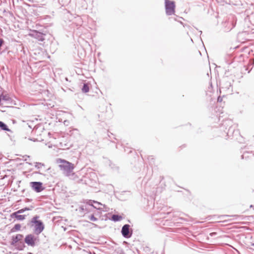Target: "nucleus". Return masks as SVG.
I'll list each match as a JSON object with an SVG mask.
<instances>
[{
  "instance_id": "nucleus-1",
  "label": "nucleus",
  "mask_w": 254,
  "mask_h": 254,
  "mask_svg": "<svg viewBox=\"0 0 254 254\" xmlns=\"http://www.w3.org/2000/svg\"><path fill=\"white\" fill-rule=\"evenodd\" d=\"M39 216L35 215L30 220V223L31 227H34V233L35 235L38 236L41 234L45 228V225L43 222L39 219Z\"/></svg>"
},
{
  "instance_id": "nucleus-2",
  "label": "nucleus",
  "mask_w": 254,
  "mask_h": 254,
  "mask_svg": "<svg viewBox=\"0 0 254 254\" xmlns=\"http://www.w3.org/2000/svg\"><path fill=\"white\" fill-rule=\"evenodd\" d=\"M23 238L22 234H18L15 236H13L11 238L10 245L13 246H17L19 250H22L25 247L23 242H20Z\"/></svg>"
},
{
  "instance_id": "nucleus-3",
  "label": "nucleus",
  "mask_w": 254,
  "mask_h": 254,
  "mask_svg": "<svg viewBox=\"0 0 254 254\" xmlns=\"http://www.w3.org/2000/svg\"><path fill=\"white\" fill-rule=\"evenodd\" d=\"M24 243L27 246L34 248L38 246L39 243L38 236H35L34 234H29L27 235L24 238Z\"/></svg>"
},
{
  "instance_id": "nucleus-4",
  "label": "nucleus",
  "mask_w": 254,
  "mask_h": 254,
  "mask_svg": "<svg viewBox=\"0 0 254 254\" xmlns=\"http://www.w3.org/2000/svg\"><path fill=\"white\" fill-rule=\"evenodd\" d=\"M61 164L59 165L61 170L63 171L67 175H69L74 169V165L72 163L64 160L60 159Z\"/></svg>"
},
{
  "instance_id": "nucleus-5",
  "label": "nucleus",
  "mask_w": 254,
  "mask_h": 254,
  "mask_svg": "<svg viewBox=\"0 0 254 254\" xmlns=\"http://www.w3.org/2000/svg\"><path fill=\"white\" fill-rule=\"evenodd\" d=\"M47 34V31L32 30L29 33V36L35 38L39 41L43 42L45 40V36Z\"/></svg>"
},
{
  "instance_id": "nucleus-6",
  "label": "nucleus",
  "mask_w": 254,
  "mask_h": 254,
  "mask_svg": "<svg viewBox=\"0 0 254 254\" xmlns=\"http://www.w3.org/2000/svg\"><path fill=\"white\" fill-rule=\"evenodd\" d=\"M165 7L167 15H171L174 13L175 11V2L174 1L165 0Z\"/></svg>"
},
{
  "instance_id": "nucleus-7",
  "label": "nucleus",
  "mask_w": 254,
  "mask_h": 254,
  "mask_svg": "<svg viewBox=\"0 0 254 254\" xmlns=\"http://www.w3.org/2000/svg\"><path fill=\"white\" fill-rule=\"evenodd\" d=\"M130 225L128 224H125L122 228L121 234L123 237L126 239L130 238L132 235V230L130 229Z\"/></svg>"
},
{
  "instance_id": "nucleus-8",
  "label": "nucleus",
  "mask_w": 254,
  "mask_h": 254,
  "mask_svg": "<svg viewBox=\"0 0 254 254\" xmlns=\"http://www.w3.org/2000/svg\"><path fill=\"white\" fill-rule=\"evenodd\" d=\"M30 186L36 192H40L45 189L41 182H31L30 183Z\"/></svg>"
},
{
  "instance_id": "nucleus-9",
  "label": "nucleus",
  "mask_w": 254,
  "mask_h": 254,
  "mask_svg": "<svg viewBox=\"0 0 254 254\" xmlns=\"http://www.w3.org/2000/svg\"><path fill=\"white\" fill-rule=\"evenodd\" d=\"M222 88L226 90H229L232 86L231 81L227 77H224L222 81Z\"/></svg>"
},
{
  "instance_id": "nucleus-10",
  "label": "nucleus",
  "mask_w": 254,
  "mask_h": 254,
  "mask_svg": "<svg viewBox=\"0 0 254 254\" xmlns=\"http://www.w3.org/2000/svg\"><path fill=\"white\" fill-rule=\"evenodd\" d=\"M20 213H18L17 211H15L10 214V217L11 218H15L18 221H23L26 218V215H20Z\"/></svg>"
},
{
  "instance_id": "nucleus-11",
  "label": "nucleus",
  "mask_w": 254,
  "mask_h": 254,
  "mask_svg": "<svg viewBox=\"0 0 254 254\" xmlns=\"http://www.w3.org/2000/svg\"><path fill=\"white\" fill-rule=\"evenodd\" d=\"M93 203H94V204H96L97 205V206H99V205H103L104 206V207H106V205L105 204H102L101 202H98L97 201H95V200H88V202L87 203V204L90 205V206H91L92 207H93L94 208H96L98 210H102V209L101 208H100V207H97L96 206H94L93 205Z\"/></svg>"
},
{
  "instance_id": "nucleus-12",
  "label": "nucleus",
  "mask_w": 254,
  "mask_h": 254,
  "mask_svg": "<svg viewBox=\"0 0 254 254\" xmlns=\"http://www.w3.org/2000/svg\"><path fill=\"white\" fill-rule=\"evenodd\" d=\"M123 218L121 215L114 214L112 215L111 217L110 218V220L116 222L120 221L123 219Z\"/></svg>"
},
{
  "instance_id": "nucleus-13",
  "label": "nucleus",
  "mask_w": 254,
  "mask_h": 254,
  "mask_svg": "<svg viewBox=\"0 0 254 254\" xmlns=\"http://www.w3.org/2000/svg\"><path fill=\"white\" fill-rule=\"evenodd\" d=\"M224 133L226 134V136H231L234 132V129L232 127H230L227 130V128H225V130H223Z\"/></svg>"
},
{
  "instance_id": "nucleus-14",
  "label": "nucleus",
  "mask_w": 254,
  "mask_h": 254,
  "mask_svg": "<svg viewBox=\"0 0 254 254\" xmlns=\"http://www.w3.org/2000/svg\"><path fill=\"white\" fill-rule=\"evenodd\" d=\"M0 128L4 131H11V130L8 128L7 125L2 121H0Z\"/></svg>"
},
{
  "instance_id": "nucleus-15",
  "label": "nucleus",
  "mask_w": 254,
  "mask_h": 254,
  "mask_svg": "<svg viewBox=\"0 0 254 254\" xmlns=\"http://www.w3.org/2000/svg\"><path fill=\"white\" fill-rule=\"evenodd\" d=\"M81 90L83 93H86L89 91V86L88 83L86 82L83 83V85L81 88Z\"/></svg>"
},
{
  "instance_id": "nucleus-16",
  "label": "nucleus",
  "mask_w": 254,
  "mask_h": 254,
  "mask_svg": "<svg viewBox=\"0 0 254 254\" xmlns=\"http://www.w3.org/2000/svg\"><path fill=\"white\" fill-rule=\"evenodd\" d=\"M141 249L147 254H151L152 252V249L147 246L143 245Z\"/></svg>"
},
{
  "instance_id": "nucleus-17",
  "label": "nucleus",
  "mask_w": 254,
  "mask_h": 254,
  "mask_svg": "<svg viewBox=\"0 0 254 254\" xmlns=\"http://www.w3.org/2000/svg\"><path fill=\"white\" fill-rule=\"evenodd\" d=\"M21 227V225L19 223H17L14 225V227L11 228L10 231L11 232H15L16 231H18L20 230V228Z\"/></svg>"
},
{
  "instance_id": "nucleus-18",
  "label": "nucleus",
  "mask_w": 254,
  "mask_h": 254,
  "mask_svg": "<svg viewBox=\"0 0 254 254\" xmlns=\"http://www.w3.org/2000/svg\"><path fill=\"white\" fill-rule=\"evenodd\" d=\"M33 208H34L33 206H31L30 207H25L22 208L20 209H19L17 211L18 213H23L24 212H25L26 211H29V210H32Z\"/></svg>"
},
{
  "instance_id": "nucleus-19",
  "label": "nucleus",
  "mask_w": 254,
  "mask_h": 254,
  "mask_svg": "<svg viewBox=\"0 0 254 254\" xmlns=\"http://www.w3.org/2000/svg\"><path fill=\"white\" fill-rule=\"evenodd\" d=\"M2 101L8 102L11 100V98L6 95H0Z\"/></svg>"
},
{
  "instance_id": "nucleus-20",
  "label": "nucleus",
  "mask_w": 254,
  "mask_h": 254,
  "mask_svg": "<svg viewBox=\"0 0 254 254\" xmlns=\"http://www.w3.org/2000/svg\"><path fill=\"white\" fill-rule=\"evenodd\" d=\"M35 167L37 169H40L42 167H45V164L41 162H35Z\"/></svg>"
},
{
  "instance_id": "nucleus-21",
  "label": "nucleus",
  "mask_w": 254,
  "mask_h": 254,
  "mask_svg": "<svg viewBox=\"0 0 254 254\" xmlns=\"http://www.w3.org/2000/svg\"><path fill=\"white\" fill-rule=\"evenodd\" d=\"M88 218L90 220L92 221H97L98 220V218L95 217L94 214H91V215L89 216Z\"/></svg>"
},
{
  "instance_id": "nucleus-22",
  "label": "nucleus",
  "mask_w": 254,
  "mask_h": 254,
  "mask_svg": "<svg viewBox=\"0 0 254 254\" xmlns=\"http://www.w3.org/2000/svg\"><path fill=\"white\" fill-rule=\"evenodd\" d=\"M79 211L81 212L87 211V209L86 208V206L85 205H81L79 207Z\"/></svg>"
},
{
  "instance_id": "nucleus-23",
  "label": "nucleus",
  "mask_w": 254,
  "mask_h": 254,
  "mask_svg": "<svg viewBox=\"0 0 254 254\" xmlns=\"http://www.w3.org/2000/svg\"><path fill=\"white\" fill-rule=\"evenodd\" d=\"M117 254H126L123 250H119L116 252Z\"/></svg>"
},
{
  "instance_id": "nucleus-24",
  "label": "nucleus",
  "mask_w": 254,
  "mask_h": 254,
  "mask_svg": "<svg viewBox=\"0 0 254 254\" xmlns=\"http://www.w3.org/2000/svg\"><path fill=\"white\" fill-rule=\"evenodd\" d=\"M227 121H224V122H223V123L222 124V126L220 127H221V129H220V130H222V129H223L224 127L226 125H227Z\"/></svg>"
},
{
  "instance_id": "nucleus-25",
  "label": "nucleus",
  "mask_w": 254,
  "mask_h": 254,
  "mask_svg": "<svg viewBox=\"0 0 254 254\" xmlns=\"http://www.w3.org/2000/svg\"><path fill=\"white\" fill-rule=\"evenodd\" d=\"M209 235L211 237H215L217 235V232H212L209 234Z\"/></svg>"
},
{
  "instance_id": "nucleus-26",
  "label": "nucleus",
  "mask_w": 254,
  "mask_h": 254,
  "mask_svg": "<svg viewBox=\"0 0 254 254\" xmlns=\"http://www.w3.org/2000/svg\"><path fill=\"white\" fill-rule=\"evenodd\" d=\"M217 101L218 102H221L222 101V97L221 96H218Z\"/></svg>"
},
{
  "instance_id": "nucleus-27",
  "label": "nucleus",
  "mask_w": 254,
  "mask_h": 254,
  "mask_svg": "<svg viewBox=\"0 0 254 254\" xmlns=\"http://www.w3.org/2000/svg\"><path fill=\"white\" fill-rule=\"evenodd\" d=\"M236 21L235 22V21H233L232 22V28L230 29V30H231L232 28H233L234 27H235V26H236Z\"/></svg>"
},
{
  "instance_id": "nucleus-28",
  "label": "nucleus",
  "mask_w": 254,
  "mask_h": 254,
  "mask_svg": "<svg viewBox=\"0 0 254 254\" xmlns=\"http://www.w3.org/2000/svg\"><path fill=\"white\" fill-rule=\"evenodd\" d=\"M23 157L24 158V160L25 161H26L27 160V158H29L30 156H28V155H25V156H23Z\"/></svg>"
},
{
  "instance_id": "nucleus-29",
  "label": "nucleus",
  "mask_w": 254,
  "mask_h": 254,
  "mask_svg": "<svg viewBox=\"0 0 254 254\" xmlns=\"http://www.w3.org/2000/svg\"><path fill=\"white\" fill-rule=\"evenodd\" d=\"M32 201V199H29V198H26V202H30Z\"/></svg>"
},
{
  "instance_id": "nucleus-30",
  "label": "nucleus",
  "mask_w": 254,
  "mask_h": 254,
  "mask_svg": "<svg viewBox=\"0 0 254 254\" xmlns=\"http://www.w3.org/2000/svg\"><path fill=\"white\" fill-rule=\"evenodd\" d=\"M179 219H181V220H185V221H187L186 219L183 218L182 217H180V218H179Z\"/></svg>"
},
{
  "instance_id": "nucleus-31",
  "label": "nucleus",
  "mask_w": 254,
  "mask_h": 254,
  "mask_svg": "<svg viewBox=\"0 0 254 254\" xmlns=\"http://www.w3.org/2000/svg\"><path fill=\"white\" fill-rule=\"evenodd\" d=\"M229 216V215H222L221 216L222 217H228Z\"/></svg>"
},
{
  "instance_id": "nucleus-32",
  "label": "nucleus",
  "mask_w": 254,
  "mask_h": 254,
  "mask_svg": "<svg viewBox=\"0 0 254 254\" xmlns=\"http://www.w3.org/2000/svg\"><path fill=\"white\" fill-rule=\"evenodd\" d=\"M26 163L28 164L29 165H32V163L29 162H26Z\"/></svg>"
},
{
  "instance_id": "nucleus-33",
  "label": "nucleus",
  "mask_w": 254,
  "mask_h": 254,
  "mask_svg": "<svg viewBox=\"0 0 254 254\" xmlns=\"http://www.w3.org/2000/svg\"><path fill=\"white\" fill-rule=\"evenodd\" d=\"M35 173H36V174H41V173H40L39 172H36Z\"/></svg>"
},
{
  "instance_id": "nucleus-34",
  "label": "nucleus",
  "mask_w": 254,
  "mask_h": 254,
  "mask_svg": "<svg viewBox=\"0 0 254 254\" xmlns=\"http://www.w3.org/2000/svg\"><path fill=\"white\" fill-rule=\"evenodd\" d=\"M108 136H109V137H111V135H110V134H108Z\"/></svg>"
},
{
  "instance_id": "nucleus-35",
  "label": "nucleus",
  "mask_w": 254,
  "mask_h": 254,
  "mask_svg": "<svg viewBox=\"0 0 254 254\" xmlns=\"http://www.w3.org/2000/svg\"><path fill=\"white\" fill-rule=\"evenodd\" d=\"M108 136H109V137H111V135H110V134H108Z\"/></svg>"
},
{
  "instance_id": "nucleus-36",
  "label": "nucleus",
  "mask_w": 254,
  "mask_h": 254,
  "mask_svg": "<svg viewBox=\"0 0 254 254\" xmlns=\"http://www.w3.org/2000/svg\"><path fill=\"white\" fill-rule=\"evenodd\" d=\"M251 245H252V246H254V243H252Z\"/></svg>"
},
{
  "instance_id": "nucleus-37",
  "label": "nucleus",
  "mask_w": 254,
  "mask_h": 254,
  "mask_svg": "<svg viewBox=\"0 0 254 254\" xmlns=\"http://www.w3.org/2000/svg\"><path fill=\"white\" fill-rule=\"evenodd\" d=\"M2 32V30L0 28V33Z\"/></svg>"
},
{
  "instance_id": "nucleus-38",
  "label": "nucleus",
  "mask_w": 254,
  "mask_h": 254,
  "mask_svg": "<svg viewBox=\"0 0 254 254\" xmlns=\"http://www.w3.org/2000/svg\"><path fill=\"white\" fill-rule=\"evenodd\" d=\"M110 134H111V135H113V134L112 133H111V132H110Z\"/></svg>"
}]
</instances>
